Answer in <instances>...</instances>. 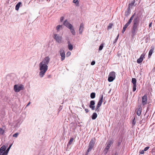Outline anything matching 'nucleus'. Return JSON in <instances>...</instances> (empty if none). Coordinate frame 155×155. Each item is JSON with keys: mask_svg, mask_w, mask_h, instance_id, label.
Segmentation results:
<instances>
[{"mask_svg": "<svg viewBox=\"0 0 155 155\" xmlns=\"http://www.w3.org/2000/svg\"><path fill=\"white\" fill-rule=\"evenodd\" d=\"M50 60L48 56L45 58L39 64L40 70L39 75L41 78H42L48 69V66Z\"/></svg>", "mask_w": 155, "mask_h": 155, "instance_id": "nucleus-1", "label": "nucleus"}, {"mask_svg": "<svg viewBox=\"0 0 155 155\" xmlns=\"http://www.w3.org/2000/svg\"><path fill=\"white\" fill-rule=\"evenodd\" d=\"M139 23V21L138 17L135 18L133 21V25L131 31V36L132 37L134 36L138 30Z\"/></svg>", "mask_w": 155, "mask_h": 155, "instance_id": "nucleus-2", "label": "nucleus"}, {"mask_svg": "<svg viewBox=\"0 0 155 155\" xmlns=\"http://www.w3.org/2000/svg\"><path fill=\"white\" fill-rule=\"evenodd\" d=\"M24 89V86L22 84H15L14 86V90L15 92H18Z\"/></svg>", "mask_w": 155, "mask_h": 155, "instance_id": "nucleus-3", "label": "nucleus"}, {"mask_svg": "<svg viewBox=\"0 0 155 155\" xmlns=\"http://www.w3.org/2000/svg\"><path fill=\"white\" fill-rule=\"evenodd\" d=\"M103 95H101L100 97V100L98 102L96 108V111H97V112H98L100 111V109L99 108L101 107L103 102Z\"/></svg>", "mask_w": 155, "mask_h": 155, "instance_id": "nucleus-4", "label": "nucleus"}, {"mask_svg": "<svg viewBox=\"0 0 155 155\" xmlns=\"http://www.w3.org/2000/svg\"><path fill=\"white\" fill-rule=\"evenodd\" d=\"M95 143V139H92L89 143L88 148L87 150V153L90 151L94 147Z\"/></svg>", "mask_w": 155, "mask_h": 155, "instance_id": "nucleus-5", "label": "nucleus"}, {"mask_svg": "<svg viewBox=\"0 0 155 155\" xmlns=\"http://www.w3.org/2000/svg\"><path fill=\"white\" fill-rule=\"evenodd\" d=\"M116 76L115 73L112 71L110 73L108 78V81L110 82L112 81L115 78Z\"/></svg>", "mask_w": 155, "mask_h": 155, "instance_id": "nucleus-6", "label": "nucleus"}, {"mask_svg": "<svg viewBox=\"0 0 155 155\" xmlns=\"http://www.w3.org/2000/svg\"><path fill=\"white\" fill-rule=\"evenodd\" d=\"M54 38L58 43H61L62 38L61 36H59L58 34H55L53 36Z\"/></svg>", "mask_w": 155, "mask_h": 155, "instance_id": "nucleus-7", "label": "nucleus"}, {"mask_svg": "<svg viewBox=\"0 0 155 155\" xmlns=\"http://www.w3.org/2000/svg\"><path fill=\"white\" fill-rule=\"evenodd\" d=\"M147 96L146 95H144L142 97L141 104L143 107H144V106L147 104Z\"/></svg>", "mask_w": 155, "mask_h": 155, "instance_id": "nucleus-8", "label": "nucleus"}, {"mask_svg": "<svg viewBox=\"0 0 155 155\" xmlns=\"http://www.w3.org/2000/svg\"><path fill=\"white\" fill-rule=\"evenodd\" d=\"M6 147L5 145H3L0 148V155H6L5 150Z\"/></svg>", "mask_w": 155, "mask_h": 155, "instance_id": "nucleus-9", "label": "nucleus"}, {"mask_svg": "<svg viewBox=\"0 0 155 155\" xmlns=\"http://www.w3.org/2000/svg\"><path fill=\"white\" fill-rule=\"evenodd\" d=\"M59 53L61 57V61H63L65 58V54L64 50L61 49L60 50Z\"/></svg>", "mask_w": 155, "mask_h": 155, "instance_id": "nucleus-10", "label": "nucleus"}, {"mask_svg": "<svg viewBox=\"0 0 155 155\" xmlns=\"http://www.w3.org/2000/svg\"><path fill=\"white\" fill-rule=\"evenodd\" d=\"M145 56V54L144 53H143L141 54L140 58L137 59V62L140 64L142 62L143 60V58Z\"/></svg>", "mask_w": 155, "mask_h": 155, "instance_id": "nucleus-11", "label": "nucleus"}, {"mask_svg": "<svg viewBox=\"0 0 155 155\" xmlns=\"http://www.w3.org/2000/svg\"><path fill=\"white\" fill-rule=\"evenodd\" d=\"M63 25L68 28H69L70 27H71V26H72V25L70 24L67 20L64 21L63 23Z\"/></svg>", "mask_w": 155, "mask_h": 155, "instance_id": "nucleus-12", "label": "nucleus"}, {"mask_svg": "<svg viewBox=\"0 0 155 155\" xmlns=\"http://www.w3.org/2000/svg\"><path fill=\"white\" fill-rule=\"evenodd\" d=\"M95 102L94 101H90V104L89 105V107L92 110L95 109Z\"/></svg>", "mask_w": 155, "mask_h": 155, "instance_id": "nucleus-13", "label": "nucleus"}, {"mask_svg": "<svg viewBox=\"0 0 155 155\" xmlns=\"http://www.w3.org/2000/svg\"><path fill=\"white\" fill-rule=\"evenodd\" d=\"M84 29V25L83 23H81L80 25L79 28V33L81 34L83 31Z\"/></svg>", "mask_w": 155, "mask_h": 155, "instance_id": "nucleus-14", "label": "nucleus"}, {"mask_svg": "<svg viewBox=\"0 0 155 155\" xmlns=\"http://www.w3.org/2000/svg\"><path fill=\"white\" fill-rule=\"evenodd\" d=\"M151 48L150 50V51H149V54H148V57L149 58H150L151 57L152 54H153V51L154 50V46H151Z\"/></svg>", "mask_w": 155, "mask_h": 155, "instance_id": "nucleus-15", "label": "nucleus"}, {"mask_svg": "<svg viewBox=\"0 0 155 155\" xmlns=\"http://www.w3.org/2000/svg\"><path fill=\"white\" fill-rule=\"evenodd\" d=\"M69 29H70L71 33L73 35H75L76 33L75 30L73 26V25L71 26V27H70Z\"/></svg>", "mask_w": 155, "mask_h": 155, "instance_id": "nucleus-16", "label": "nucleus"}, {"mask_svg": "<svg viewBox=\"0 0 155 155\" xmlns=\"http://www.w3.org/2000/svg\"><path fill=\"white\" fill-rule=\"evenodd\" d=\"M112 143L111 141H109L107 143V145L105 148V150H107V151L108 150L110 147L111 146Z\"/></svg>", "mask_w": 155, "mask_h": 155, "instance_id": "nucleus-17", "label": "nucleus"}, {"mask_svg": "<svg viewBox=\"0 0 155 155\" xmlns=\"http://www.w3.org/2000/svg\"><path fill=\"white\" fill-rule=\"evenodd\" d=\"M68 47L69 50L70 51H72L73 49V45L71 44L70 41L68 42Z\"/></svg>", "mask_w": 155, "mask_h": 155, "instance_id": "nucleus-18", "label": "nucleus"}, {"mask_svg": "<svg viewBox=\"0 0 155 155\" xmlns=\"http://www.w3.org/2000/svg\"><path fill=\"white\" fill-rule=\"evenodd\" d=\"M142 111V107H140L137 110V114L138 116H140L141 114Z\"/></svg>", "mask_w": 155, "mask_h": 155, "instance_id": "nucleus-19", "label": "nucleus"}, {"mask_svg": "<svg viewBox=\"0 0 155 155\" xmlns=\"http://www.w3.org/2000/svg\"><path fill=\"white\" fill-rule=\"evenodd\" d=\"M63 28V27L62 25H59L56 27V30L58 31H59L60 30Z\"/></svg>", "mask_w": 155, "mask_h": 155, "instance_id": "nucleus-20", "label": "nucleus"}, {"mask_svg": "<svg viewBox=\"0 0 155 155\" xmlns=\"http://www.w3.org/2000/svg\"><path fill=\"white\" fill-rule=\"evenodd\" d=\"M21 4V2H19L15 6V10L18 11L19 8L20 6V5Z\"/></svg>", "mask_w": 155, "mask_h": 155, "instance_id": "nucleus-21", "label": "nucleus"}, {"mask_svg": "<svg viewBox=\"0 0 155 155\" xmlns=\"http://www.w3.org/2000/svg\"><path fill=\"white\" fill-rule=\"evenodd\" d=\"M97 117V114L96 113H94L92 116V118L93 120L95 119Z\"/></svg>", "mask_w": 155, "mask_h": 155, "instance_id": "nucleus-22", "label": "nucleus"}, {"mask_svg": "<svg viewBox=\"0 0 155 155\" xmlns=\"http://www.w3.org/2000/svg\"><path fill=\"white\" fill-rule=\"evenodd\" d=\"M132 82L133 84V85H136L137 82V80L135 78H132Z\"/></svg>", "mask_w": 155, "mask_h": 155, "instance_id": "nucleus-23", "label": "nucleus"}, {"mask_svg": "<svg viewBox=\"0 0 155 155\" xmlns=\"http://www.w3.org/2000/svg\"><path fill=\"white\" fill-rule=\"evenodd\" d=\"M129 25H128L127 24H125V25H124V26L123 28V30H122V33L123 34L124 33V32L126 30V28H127V27Z\"/></svg>", "mask_w": 155, "mask_h": 155, "instance_id": "nucleus-24", "label": "nucleus"}, {"mask_svg": "<svg viewBox=\"0 0 155 155\" xmlns=\"http://www.w3.org/2000/svg\"><path fill=\"white\" fill-rule=\"evenodd\" d=\"M104 43H102L99 46V50L100 51H101L103 48L104 47Z\"/></svg>", "mask_w": 155, "mask_h": 155, "instance_id": "nucleus-25", "label": "nucleus"}, {"mask_svg": "<svg viewBox=\"0 0 155 155\" xmlns=\"http://www.w3.org/2000/svg\"><path fill=\"white\" fill-rule=\"evenodd\" d=\"M12 144H11L10 145L9 147H8V148L6 150H5V152H6V155H7L8 153V152H9V151L10 149V148H11L12 146Z\"/></svg>", "mask_w": 155, "mask_h": 155, "instance_id": "nucleus-26", "label": "nucleus"}, {"mask_svg": "<svg viewBox=\"0 0 155 155\" xmlns=\"http://www.w3.org/2000/svg\"><path fill=\"white\" fill-rule=\"evenodd\" d=\"M90 96L91 98L93 99L94 98L95 96V93L94 92L92 93L91 94Z\"/></svg>", "mask_w": 155, "mask_h": 155, "instance_id": "nucleus-27", "label": "nucleus"}, {"mask_svg": "<svg viewBox=\"0 0 155 155\" xmlns=\"http://www.w3.org/2000/svg\"><path fill=\"white\" fill-rule=\"evenodd\" d=\"M5 133V130L2 128H0V134H3Z\"/></svg>", "mask_w": 155, "mask_h": 155, "instance_id": "nucleus-28", "label": "nucleus"}, {"mask_svg": "<svg viewBox=\"0 0 155 155\" xmlns=\"http://www.w3.org/2000/svg\"><path fill=\"white\" fill-rule=\"evenodd\" d=\"M74 140L73 138H71L68 142V144L71 145Z\"/></svg>", "mask_w": 155, "mask_h": 155, "instance_id": "nucleus-29", "label": "nucleus"}, {"mask_svg": "<svg viewBox=\"0 0 155 155\" xmlns=\"http://www.w3.org/2000/svg\"><path fill=\"white\" fill-rule=\"evenodd\" d=\"M73 2L75 3L77 5H78L79 3V2L78 0H74Z\"/></svg>", "mask_w": 155, "mask_h": 155, "instance_id": "nucleus-30", "label": "nucleus"}, {"mask_svg": "<svg viewBox=\"0 0 155 155\" xmlns=\"http://www.w3.org/2000/svg\"><path fill=\"white\" fill-rule=\"evenodd\" d=\"M136 85H134L133 86V91H136Z\"/></svg>", "mask_w": 155, "mask_h": 155, "instance_id": "nucleus-31", "label": "nucleus"}, {"mask_svg": "<svg viewBox=\"0 0 155 155\" xmlns=\"http://www.w3.org/2000/svg\"><path fill=\"white\" fill-rule=\"evenodd\" d=\"M136 123V121L135 120V118H134V120H133V121L132 122V124L133 125V126H134L135 125Z\"/></svg>", "mask_w": 155, "mask_h": 155, "instance_id": "nucleus-32", "label": "nucleus"}, {"mask_svg": "<svg viewBox=\"0 0 155 155\" xmlns=\"http://www.w3.org/2000/svg\"><path fill=\"white\" fill-rule=\"evenodd\" d=\"M18 135V133H16L15 134L13 135V136L14 137H17Z\"/></svg>", "mask_w": 155, "mask_h": 155, "instance_id": "nucleus-33", "label": "nucleus"}, {"mask_svg": "<svg viewBox=\"0 0 155 155\" xmlns=\"http://www.w3.org/2000/svg\"><path fill=\"white\" fill-rule=\"evenodd\" d=\"M71 54V52L70 51L68 52L67 53V54H66L67 57H69V56Z\"/></svg>", "mask_w": 155, "mask_h": 155, "instance_id": "nucleus-34", "label": "nucleus"}, {"mask_svg": "<svg viewBox=\"0 0 155 155\" xmlns=\"http://www.w3.org/2000/svg\"><path fill=\"white\" fill-rule=\"evenodd\" d=\"M132 20L129 19L128 22L126 23L128 25H129L132 22Z\"/></svg>", "mask_w": 155, "mask_h": 155, "instance_id": "nucleus-35", "label": "nucleus"}, {"mask_svg": "<svg viewBox=\"0 0 155 155\" xmlns=\"http://www.w3.org/2000/svg\"><path fill=\"white\" fill-rule=\"evenodd\" d=\"M112 26H113V25L112 24L110 23L108 27V29H110V28H111Z\"/></svg>", "mask_w": 155, "mask_h": 155, "instance_id": "nucleus-36", "label": "nucleus"}, {"mask_svg": "<svg viewBox=\"0 0 155 155\" xmlns=\"http://www.w3.org/2000/svg\"><path fill=\"white\" fill-rule=\"evenodd\" d=\"M135 13L130 18V19L132 20L135 15Z\"/></svg>", "mask_w": 155, "mask_h": 155, "instance_id": "nucleus-37", "label": "nucleus"}, {"mask_svg": "<svg viewBox=\"0 0 155 155\" xmlns=\"http://www.w3.org/2000/svg\"><path fill=\"white\" fill-rule=\"evenodd\" d=\"M149 148L150 147H146L143 150L144 151H147Z\"/></svg>", "mask_w": 155, "mask_h": 155, "instance_id": "nucleus-38", "label": "nucleus"}, {"mask_svg": "<svg viewBox=\"0 0 155 155\" xmlns=\"http://www.w3.org/2000/svg\"><path fill=\"white\" fill-rule=\"evenodd\" d=\"M64 19V17H61L60 18V21L61 22H62Z\"/></svg>", "mask_w": 155, "mask_h": 155, "instance_id": "nucleus-39", "label": "nucleus"}, {"mask_svg": "<svg viewBox=\"0 0 155 155\" xmlns=\"http://www.w3.org/2000/svg\"><path fill=\"white\" fill-rule=\"evenodd\" d=\"M144 150H141L140 153L141 154H143L144 153Z\"/></svg>", "mask_w": 155, "mask_h": 155, "instance_id": "nucleus-40", "label": "nucleus"}, {"mask_svg": "<svg viewBox=\"0 0 155 155\" xmlns=\"http://www.w3.org/2000/svg\"><path fill=\"white\" fill-rule=\"evenodd\" d=\"M95 62L94 61H93L91 62V64L92 65H94L95 64Z\"/></svg>", "mask_w": 155, "mask_h": 155, "instance_id": "nucleus-41", "label": "nucleus"}, {"mask_svg": "<svg viewBox=\"0 0 155 155\" xmlns=\"http://www.w3.org/2000/svg\"><path fill=\"white\" fill-rule=\"evenodd\" d=\"M119 37V34H118V35H117V37H116V38L115 40L116 41L118 39Z\"/></svg>", "mask_w": 155, "mask_h": 155, "instance_id": "nucleus-42", "label": "nucleus"}, {"mask_svg": "<svg viewBox=\"0 0 155 155\" xmlns=\"http://www.w3.org/2000/svg\"><path fill=\"white\" fill-rule=\"evenodd\" d=\"M85 110L86 113H87L89 112V110L87 109H85Z\"/></svg>", "mask_w": 155, "mask_h": 155, "instance_id": "nucleus-43", "label": "nucleus"}, {"mask_svg": "<svg viewBox=\"0 0 155 155\" xmlns=\"http://www.w3.org/2000/svg\"><path fill=\"white\" fill-rule=\"evenodd\" d=\"M152 22H151L150 23V24H149V27L150 28L151 26H152Z\"/></svg>", "mask_w": 155, "mask_h": 155, "instance_id": "nucleus-44", "label": "nucleus"}, {"mask_svg": "<svg viewBox=\"0 0 155 155\" xmlns=\"http://www.w3.org/2000/svg\"><path fill=\"white\" fill-rule=\"evenodd\" d=\"M31 103L30 102H29L28 104L27 105V106H28Z\"/></svg>", "mask_w": 155, "mask_h": 155, "instance_id": "nucleus-45", "label": "nucleus"}, {"mask_svg": "<svg viewBox=\"0 0 155 155\" xmlns=\"http://www.w3.org/2000/svg\"><path fill=\"white\" fill-rule=\"evenodd\" d=\"M9 0H7V3H9Z\"/></svg>", "mask_w": 155, "mask_h": 155, "instance_id": "nucleus-46", "label": "nucleus"}, {"mask_svg": "<svg viewBox=\"0 0 155 155\" xmlns=\"http://www.w3.org/2000/svg\"><path fill=\"white\" fill-rule=\"evenodd\" d=\"M153 70L155 71V67H154V68H153Z\"/></svg>", "mask_w": 155, "mask_h": 155, "instance_id": "nucleus-47", "label": "nucleus"}, {"mask_svg": "<svg viewBox=\"0 0 155 155\" xmlns=\"http://www.w3.org/2000/svg\"><path fill=\"white\" fill-rule=\"evenodd\" d=\"M114 155H116V154H114Z\"/></svg>", "mask_w": 155, "mask_h": 155, "instance_id": "nucleus-48", "label": "nucleus"}]
</instances>
